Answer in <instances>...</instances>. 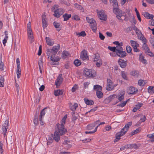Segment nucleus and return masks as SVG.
Masks as SVG:
<instances>
[{"mask_svg":"<svg viewBox=\"0 0 154 154\" xmlns=\"http://www.w3.org/2000/svg\"><path fill=\"white\" fill-rule=\"evenodd\" d=\"M132 124V122H128L119 132L116 134V138L114 140V142L115 143L118 142L120 139L121 137L122 136L125 134Z\"/></svg>","mask_w":154,"mask_h":154,"instance_id":"nucleus-1","label":"nucleus"},{"mask_svg":"<svg viewBox=\"0 0 154 154\" xmlns=\"http://www.w3.org/2000/svg\"><path fill=\"white\" fill-rule=\"evenodd\" d=\"M57 128L55 129V131L60 135L65 134L67 131L66 129L64 128V125H60L58 123L56 125Z\"/></svg>","mask_w":154,"mask_h":154,"instance_id":"nucleus-2","label":"nucleus"},{"mask_svg":"<svg viewBox=\"0 0 154 154\" xmlns=\"http://www.w3.org/2000/svg\"><path fill=\"white\" fill-rule=\"evenodd\" d=\"M95 71L91 69L85 68L83 71V73L87 78H93L95 76Z\"/></svg>","mask_w":154,"mask_h":154,"instance_id":"nucleus-3","label":"nucleus"},{"mask_svg":"<svg viewBox=\"0 0 154 154\" xmlns=\"http://www.w3.org/2000/svg\"><path fill=\"white\" fill-rule=\"evenodd\" d=\"M31 24V23L30 22H29V23L27 24V32L28 35V38L30 41L31 42H33V36Z\"/></svg>","mask_w":154,"mask_h":154,"instance_id":"nucleus-4","label":"nucleus"},{"mask_svg":"<svg viewBox=\"0 0 154 154\" xmlns=\"http://www.w3.org/2000/svg\"><path fill=\"white\" fill-rule=\"evenodd\" d=\"M9 121L8 120H6L5 123L3 124L2 127V134L4 135V137L6 136L7 133V130L8 128Z\"/></svg>","mask_w":154,"mask_h":154,"instance_id":"nucleus-5","label":"nucleus"},{"mask_svg":"<svg viewBox=\"0 0 154 154\" xmlns=\"http://www.w3.org/2000/svg\"><path fill=\"white\" fill-rule=\"evenodd\" d=\"M64 10L62 8H58L54 11V17L59 18L64 13Z\"/></svg>","mask_w":154,"mask_h":154,"instance_id":"nucleus-6","label":"nucleus"},{"mask_svg":"<svg viewBox=\"0 0 154 154\" xmlns=\"http://www.w3.org/2000/svg\"><path fill=\"white\" fill-rule=\"evenodd\" d=\"M127 92L129 94H134L137 92L138 90L135 87L133 86H130L127 88Z\"/></svg>","mask_w":154,"mask_h":154,"instance_id":"nucleus-7","label":"nucleus"},{"mask_svg":"<svg viewBox=\"0 0 154 154\" xmlns=\"http://www.w3.org/2000/svg\"><path fill=\"white\" fill-rule=\"evenodd\" d=\"M113 82L110 79H107L106 90L108 91H111L113 89Z\"/></svg>","mask_w":154,"mask_h":154,"instance_id":"nucleus-8","label":"nucleus"},{"mask_svg":"<svg viewBox=\"0 0 154 154\" xmlns=\"http://www.w3.org/2000/svg\"><path fill=\"white\" fill-rule=\"evenodd\" d=\"M118 62L122 68H124L127 65L128 61L127 60H124L123 59H119L118 60Z\"/></svg>","mask_w":154,"mask_h":154,"instance_id":"nucleus-9","label":"nucleus"},{"mask_svg":"<svg viewBox=\"0 0 154 154\" xmlns=\"http://www.w3.org/2000/svg\"><path fill=\"white\" fill-rule=\"evenodd\" d=\"M117 50V52H116V55L119 57L124 58L127 55V54L125 51L123 50Z\"/></svg>","mask_w":154,"mask_h":154,"instance_id":"nucleus-10","label":"nucleus"},{"mask_svg":"<svg viewBox=\"0 0 154 154\" xmlns=\"http://www.w3.org/2000/svg\"><path fill=\"white\" fill-rule=\"evenodd\" d=\"M81 58L83 60H85L88 58L87 55V52L85 50H83L81 52L80 56Z\"/></svg>","mask_w":154,"mask_h":154,"instance_id":"nucleus-11","label":"nucleus"},{"mask_svg":"<svg viewBox=\"0 0 154 154\" xmlns=\"http://www.w3.org/2000/svg\"><path fill=\"white\" fill-rule=\"evenodd\" d=\"M62 75L60 74L59 76L57 78L55 82V85L57 87L59 86L63 81V78L61 77Z\"/></svg>","mask_w":154,"mask_h":154,"instance_id":"nucleus-12","label":"nucleus"},{"mask_svg":"<svg viewBox=\"0 0 154 154\" xmlns=\"http://www.w3.org/2000/svg\"><path fill=\"white\" fill-rule=\"evenodd\" d=\"M57 53V52L53 48L48 49L47 51V54L48 56H50L51 54V56L54 55Z\"/></svg>","mask_w":154,"mask_h":154,"instance_id":"nucleus-13","label":"nucleus"},{"mask_svg":"<svg viewBox=\"0 0 154 154\" xmlns=\"http://www.w3.org/2000/svg\"><path fill=\"white\" fill-rule=\"evenodd\" d=\"M46 17L45 15H42V26L43 28H46L47 26V23L45 20Z\"/></svg>","mask_w":154,"mask_h":154,"instance_id":"nucleus-14","label":"nucleus"},{"mask_svg":"<svg viewBox=\"0 0 154 154\" xmlns=\"http://www.w3.org/2000/svg\"><path fill=\"white\" fill-rule=\"evenodd\" d=\"M98 16L100 20H106L107 18V16L102 13V11H100L98 13Z\"/></svg>","mask_w":154,"mask_h":154,"instance_id":"nucleus-15","label":"nucleus"},{"mask_svg":"<svg viewBox=\"0 0 154 154\" xmlns=\"http://www.w3.org/2000/svg\"><path fill=\"white\" fill-rule=\"evenodd\" d=\"M84 100L85 103L88 105H92L94 104V102L91 100H89L87 98H85Z\"/></svg>","mask_w":154,"mask_h":154,"instance_id":"nucleus-16","label":"nucleus"},{"mask_svg":"<svg viewBox=\"0 0 154 154\" xmlns=\"http://www.w3.org/2000/svg\"><path fill=\"white\" fill-rule=\"evenodd\" d=\"M60 135L57 133L54 132V135L53 137V139L57 142H58L60 139Z\"/></svg>","mask_w":154,"mask_h":154,"instance_id":"nucleus-17","label":"nucleus"},{"mask_svg":"<svg viewBox=\"0 0 154 154\" xmlns=\"http://www.w3.org/2000/svg\"><path fill=\"white\" fill-rule=\"evenodd\" d=\"M45 39L47 45L50 46L52 45H53L54 44V42L52 41L50 38L46 37L45 38Z\"/></svg>","mask_w":154,"mask_h":154,"instance_id":"nucleus-18","label":"nucleus"},{"mask_svg":"<svg viewBox=\"0 0 154 154\" xmlns=\"http://www.w3.org/2000/svg\"><path fill=\"white\" fill-rule=\"evenodd\" d=\"M63 94V91L62 90H57L54 91V95L56 96H59L62 95Z\"/></svg>","mask_w":154,"mask_h":154,"instance_id":"nucleus-19","label":"nucleus"},{"mask_svg":"<svg viewBox=\"0 0 154 154\" xmlns=\"http://www.w3.org/2000/svg\"><path fill=\"white\" fill-rule=\"evenodd\" d=\"M113 13L116 15L123 13L122 11L119 9V8H113Z\"/></svg>","mask_w":154,"mask_h":154,"instance_id":"nucleus-20","label":"nucleus"},{"mask_svg":"<svg viewBox=\"0 0 154 154\" xmlns=\"http://www.w3.org/2000/svg\"><path fill=\"white\" fill-rule=\"evenodd\" d=\"M96 23V21L90 24L91 28L92 29L94 32H95L97 30Z\"/></svg>","mask_w":154,"mask_h":154,"instance_id":"nucleus-21","label":"nucleus"},{"mask_svg":"<svg viewBox=\"0 0 154 154\" xmlns=\"http://www.w3.org/2000/svg\"><path fill=\"white\" fill-rule=\"evenodd\" d=\"M71 14H68L65 13L63 15V17L64 18V21H66L68 20L69 18L71 17Z\"/></svg>","mask_w":154,"mask_h":154,"instance_id":"nucleus-22","label":"nucleus"},{"mask_svg":"<svg viewBox=\"0 0 154 154\" xmlns=\"http://www.w3.org/2000/svg\"><path fill=\"white\" fill-rule=\"evenodd\" d=\"M143 15L146 18L148 19H152L153 17V16L152 15L148 13L144 12Z\"/></svg>","mask_w":154,"mask_h":154,"instance_id":"nucleus-23","label":"nucleus"},{"mask_svg":"<svg viewBox=\"0 0 154 154\" xmlns=\"http://www.w3.org/2000/svg\"><path fill=\"white\" fill-rule=\"evenodd\" d=\"M144 57L142 55L141 53L139 56V60L143 63L146 64V60L144 59Z\"/></svg>","mask_w":154,"mask_h":154,"instance_id":"nucleus-24","label":"nucleus"},{"mask_svg":"<svg viewBox=\"0 0 154 154\" xmlns=\"http://www.w3.org/2000/svg\"><path fill=\"white\" fill-rule=\"evenodd\" d=\"M69 55V54L67 51H64L63 52L62 54V58L65 59Z\"/></svg>","mask_w":154,"mask_h":154,"instance_id":"nucleus-25","label":"nucleus"},{"mask_svg":"<svg viewBox=\"0 0 154 154\" xmlns=\"http://www.w3.org/2000/svg\"><path fill=\"white\" fill-rule=\"evenodd\" d=\"M147 137L150 139L149 140L150 142H154V133L152 134H147Z\"/></svg>","mask_w":154,"mask_h":154,"instance_id":"nucleus-26","label":"nucleus"},{"mask_svg":"<svg viewBox=\"0 0 154 154\" xmlns=\"http://www.w3.org/2000/svg\"><path fill=\"white\" fill-rule=\"evenodd\" d=\"M96 94L97 97L99 99L102 98L103 97V94L101 91H97L96 92Z\"/></svg>","mask_w":154,"mask_h":154,"instance_id":"nucleus-27","label":"nucleus"},{"mask_svg":"<svg viewBox=\"0 0 154 154\" xmlns=\"http://www.w3.org/2000/svg\"><path fill=\"white\" fill-rule=\"evenodd\" d=\"M102 87L100 85H96L94 86L93 89L94 90H96L97 91H102Z\"/></svg>","mask_w":154,"mask_h":154,"instance_id":"nucleus-28","label":"nucleus"},{"mask_svg":"<svg viewBox=\"0 0 154 154\" xmlns=\"http://www.w3.org/2000/svg\"><path fill=\"white\" fill-rule=\"evenodd\" d=\"M74 63L76 66H78L81 65V62L80 60L76 59L74 61Z\"/></svg>","mask_w":154,"mask_h":154,"instance_id":"nucleus-29","label":"nucleus"},{"mask_svg":"<svg viewBox=\"0 0 154 154\" xmlns=\"http://www.w3.org/2000/svg\"><path fill=\"white\" fill-rule=\"evenodd\" d=\"M67 118V115H65L62 118L61 122H60V125H64V124H65L66 122V120Z\"/></svg>","mask_w":154,"mask_h":154,"instance_id":"nucleus-30","label":"nucleus"},{"mask_svg":"<svg viewBox=\"0 0 154 154\" xmlns=\"http://www.w3.org/2000/svg\"><path fill=\"white\" fill-rule=\"evenodd\" d=\"M50 59L53 62H57L60 61V58H58L57 57H54L52 56V55H51L50 58Z\"/></svg>","mask_w":154,"mask_h":154,"instance_id":"nucleus-31","label":"nucleus"},{"mask_svg":"<svg viewBox=\"0 0 154 154\" xmlns=\"http://www.w3.org/2000/svg\"><path fill=\"white\" fill-rule=\"evenodd\" d=\"M138 83L140 86H143L146 82L145 80L140 79L138 81Z\"/></svg>","mask_w":154,"mask_h":154,"instance_id":"nucleus-32","label":"nucleus"},{"mask_svg":"<svg viewBox=\"0 0 154 154\" xmlns=\"http://www.w3.org/2000/svg\"><path fill=\"white\" fill-rule=\"evenodd\" d=\"M112 2L113 3L112 5L113 7V8H118L119 6L117 0H113V1H112Z\"/></svg>","mask_w":154,"mask_h":154,"instance_id":"nucleus-33","label":"nucleus"},{"mask_svg":"<svg viewBox=\"0 0 154 154\" xmlns=\"http://www.w3.org/2000/svg\"><path fill=\"white\" fill-rule=\"evenodd\" d=\"M74 6L75 8L79 10H82L83 8L82 5H79L77 3H75Z\"/></svg>","mask_w":154,"mask_h":154,"instance_id":"nucleus-34","label":"nucleus"},{"mask_svg":"<svg viewBox=\"0 0 154 154\" xmlns=\"http://www.w3.org/2000/svg\"><path fill=\"white\" fill-rule=\"evenodd\" d=\"M99 60H101L100 58V57L98 54H96L94 55V61H98Z\"/></svg>","mask_w":154,"mask_h":154,"instance_id":"nucleus-35","label":"nucleus"},{"mask_svg":"<svg viewBox=\"0 0 154 154\" xmlns=\"http://www.w3.org/2000/svg\"><path fill=\"white\" fill-rule=\"evenodd\" d=\"M46 109V108H45L43 109L41 112L40 116H39V118H40V120L42 118V116H44L45 114V110Z\"/></svg>","mask_w":154,"mask_h":154,"instance_id":"nucleus-36","label":"nucleus"},{"mask_svg":"<svg viewBox=\"0 0 154 154\" xmlns=\"http://www.w3.org/2000/svg\"><path fill=\"white\" fill-rule=\"evenodd\" d=\"M130 42L131 44V46L132 47H134L136 45H139L137 42L135 41L131 40Z\"/></svg>","mask_w":154,"mask_h":154,"instance_id":"nucleus-37","label":"nucleus"},{"mask_svg":"<svg viewBox=\"0 0 154 154\" xmlns=\"http://www.w3.org/2000/svg\"><path fill=\"white\" fill-rule=\"evenodd\" d=\"M102 64V60H99L98 61H96V65L98 67H100Z\"/></svg>","mask_w":154,"mask_h":154,"instance_id":"nucleus-38","label":"nucleus"},{"mask_svg":"<svg viewBox=\"0 0 154 154\" xmlns=\"http://www.w3.org/2000/svg\"><path fill=\"white\" fill-rule=\"evenodd\" d=\"M153 87L152 86H150L148 88V92L149 93H150L151 94L153 93L154 92V91L153 89Z\"/></svg>","mask_w":154,"mask_h":154,"instance_id":"nucleus-39","label":"nucleus"},{"mask_svg":"<svg viewBox=\"0 0 154 154\" xmlns=\"http://www.w3.org/2000/svg\"><path fill=\"white\" fill-rule=\"evenodd\" d=\"M53 24L54 26L56 28H59L60 27V23H58L57 22H54Z\"/></svg>","mask_w":154,"mask_h":154,"instance_id":"nucleus-40","label":"nucleus"},{"mask_svg":"<svg viewBox=\"0 0 154 154\" xmlns=\"http://www.w3.org/2000/svg\"><path fill=\"white\" fill-rule=\"evenodd\" d=\"M86 20L88 22L90 23V24L91 23H93L94 22H95V21L93 19H90L89 17H86Z\"/></svg>","mask_w":154,"mask_h":154,"instance_id":"nucleus-41","label":"nucleus"},{"mask_svg":"<svg viewBox=\"0 0 154 154\" xmlns=\"http://www.w3.org/2000/svg\"><path fill=\"white\" fill-rule=\"evenodd\" d=\"M98 127V126H97L95 128L94 130L93 131H86L85 132V133L86 134H93L94 133H95V132H96L97 130V128Z\"/></svg>","mask_w":154,"mask_h":154,"instance_id":"nucleus-42","label":"nucleus"},{"mask_svg":"<svg viewBox=\"0 0 154 154\" xmlns=\"http://www.w3.org/2000/svg\"><path fill=\"white\" fill-rule=\"evenodd\" d=\"M38 118L37 117V116L36 117H34V119L33 120V122L35 124V125L37 126L38 124Z\"/></svg>","mask_w":154,"mask_h":154,"instance_id":"nucleus-43","label":"nucleus"},{"mask_svg":"<svg viewBox=\"0 0 154 154\" xmlns=\"http://www.w3.org/2000/svg\"><path fill=\"white\" fill-rule=\"evenodd\" d=\"M126 50L128 53H131L132 48L130 46L127 45L126 46Z\"/></svg>","mask_w":154,"mask_h":154,"instance_id":"nucleus-44","label":"nucleus"},{"mask_svg":"<svg viewBox=\"0 0 154 154\" xmlns=\"http://www.w3.org/2000/svg\"><path fill=\"white\" fill-rule=\"evenodd\" d=\"M4 78L1 77L0 78V87L4 86Z\"/></svg>","mask_w":154,"mask_h":154,"instance_id":"nucleus-45","label":"nucleus"},{"mask_svg":"<svg viewBox=\"0 0 154 154\" xmlns=\"http://www.w3.org/2000/svg\"><path fill=\"white\" fill-rule=\"evenodd\" d=\"M53 49L57 52L60 49L59 45L57 44V45L54 46L53 48Z\"/></svg>","mask_w":154,"mask_h":154,"instance_id":"nucleus-46","label":"nucleus"},{"mask_svg":"<svg viewBox=\"0 0 154 154\" xmlns=\"http://www.w3.org/2000/svg\"><path fill=\"white\" fill-rule=\"evenodd\" d=\"M78 107V104L76 103H74V105L72 106V108H71L72 110L75 111L76 108Z\"/></svg>","mask_w":154,"mask_h":154,"instance_id":"nucleus-47","label":"nucleus"},{"mask_svg":"<svg viewBox=\"0 0 154 154\" xmlns=\"http://www.w3.org/2000/svg\"><path fill=\"white\" fill-rule=\"evenodd\" d=\"M108 48L110 51L116 53V47H111L109 46L108 47Z\"/></svg>","mask_w":154,"mask_h":154,"instance_id":"nucleus-48","label":"nucleus"},{"mask_svg":"<svg viewBox=\"0 0 154 154\" xmlns=\"http://www.w3.org/2000/svg\"><path fill=\"white\" fill-rule=\"evenodd\" d=\"M131 149L134 148L136 149H137L139 146L136 144H130Z\"/></svg>","mask_w":154,"mask_h":154,"instance_id":"nucleus-49","label":"nucleus"},{"mask_svg":"<svg viewBox=\"0 0 154 154\" xmlns=\"http://www.w3.org/2000/svg\"><path fill=\"white\" fill-rule=\"evenodd\" d=\"M21 74V69H17V74L18 78H19Z\"/></svg>","mask_w":154,"mask_h":154,"instance_id":"nucleus-50","label":"nucleus"},{"mask_svg":"<svg viewBox=\"0 0 154 154\" xmlns=\"http://www.w3.org/2000/svg\"><path fill=\"white\" fill-rule=\"evenodd\" d=\"M4 66V63L2 62L1 59H0V70H4L3 67Z\"/></svg>","mask_w":154,"mask_h":154,"instance_id":"nucleus-51","label":"nucleus"},{"mask_svg":"<svg viewBox=\"0 0 154 154\" xmlns=\"http://www.w3.org/2000/svg\"><path fill=\"white\" fill-rule=\"evenodd\" d=\"M139 45H136L134 47H133V51L134 52H137L140 51V50L137 48L139 47Z\"/></svg>","mask_w":154,"mask_h":154,"instance_id":"nucleus-52","label":"nucleus"},{"mask_svg":"<svg viewBox=\"0 0 154 154\" xmlns=\"http://www.w3.org/2000/svg\"><path fill=\"white\" fill-rule=\"evenodd\" d=\"M95 127V125L93 124H90L87 126V128L88 130H91L93 129Z\"/></svg>","mask_w":154,"mask_h":154,"instance_id":"nucleus-53","label":"nucleus"},{"mask_svg":"<svg viewBox=\"0 0 154 154\" xmlns=\"http://www.w3.org/2000/svg\"><path fill=\"white\" fill-rule=\"evenodd\" d=\"M72 19H74L75 20H80L79 16L77 15H74L72 17Z\"/></svg>","mask_w":154,"mask_h":154,"instance_id":"nucleus-54","label":"nucleus"},{"mask_svg":"<svg viewBox=\"0 0 154 154\" xmlns=\"http://www.w3.org/2000/svg\"><path fill=\"white\" fill-rule=\"evenodd\" d=\"M143 116V117L141 118L139 121L140 123L144 122L146 119L145 116L144 115Z\"/></svg>","mask_w":154,"mask_h":154,"instance_id":"nucleus-55","label":"nucleus"},{"mask_svg":"<svg viewBox=\"0 0 154 154\" xmlns=\"http://www.w3.org/2000/svg\"><path fill=\"white\" fill-rule=\"evenodd\" d=\"M122 77L125 80H127L128 78L126 74L124 71L122 72Z\"/></svg>","mask_w":154,"mask_h":154,"instance_id":"nucleus-56","label":"nucleus"},{"mask_svg":"<svg viewBox=\"0 0 154 154\" xmlns=\"http://www.w3.org/2000/svg\"><path fill=\"white\" fill-rule=\"evenodd\" d=\"M116 15V17L119 20H122L123 21V20L122 19L121 17L123 15V13L119 14H117Z\"/></svg>","mask_w":154,"mask_h":154,"instance_id":"nucleus-57","label":"nucleus"},{"mask_svg":"<svg viewBox=\"0 0 154 154\" xmlns=\"http://www.w3.org/2000/svg\"><path fill=\"white\" fill-rule=\"evenodd\" d=\"M125 32L126 33H128L130 31H132V28L131 27H128L125 29Z\"/></svg>","mask_w":154,"mask_h":154,"instance_id":"nucleus-58","label":"nucleus"},{"mask_svg":"<svg viewBox=\"0 0 154 154\" xmlns=\"http://www.w3.org/2000/svg\"><path fill=\"white\" fill-rule=\"evenodd\" d=\"M129 100V99H128L126 101L122 102V103L119 104L118 106L122 107H124L126 104L127 102Z\"/></svg>","mask_w":154,"mask_h":154,"instance_id":"nucleus-59","label":"nucleus"},{"mask_svg":"<svg viewBox=\"0 0 154 154\" xmlns=\"http://www.w3.org/2000/svg\"><path fill=\"white\" fill-rule=\"evenodd\" d=\"M38 64L39 68H42L43 67V62L41 60H39L38 62Z\"/></svg>","mask_w":154,"mask_h":154,"instance_id":"nucleus-60","label":"nucleus"},{"mask_svg":"<svg viewBox=\"0 0 154 154\" xmlns=\"http://www.w3.org/2000/svg\"><path fill=\"white\" fill-rule=\"evenodd\" d=\"M122 45H119L117 46L116 48V52H117V50H123V48L122 47Z\"/></svg>","mask_w":154,"mask_h":154,"instance_id":"nucleus-61","label":"nucleus"},{"mask_svg":"<svg viewBox=\"0 0 154 154\" xmlns=\"http://www.w3.org/2000/svg\"><path fill=\"white\" fill-rule=\"evenodd\" d=\"M142 48L143 49L145 50H146L148 49L149 48L148 46V45L146 44V43L143 44L142 46Z\"/></svg>","mask_w":154,"mask_h":154,"instance_id":"nucleus-62","label":"nucleus"},{"mask_svg":"<svg viewBox=\"0 0 154 154\" xmlns=\"http://www.w3.org/2000/svg\"><path fill=\"white\" fill-rule=\"evenodd\" d=\"M131 74L133 76L137 77L138 76L137 73L135 71H133L131 72Z\"/></svg>","mask_w":154,"mask_h":154,"instance_id":"nucleus-63","label":"nucleus"},{"mask_svg":"<svg viewBox=\"0 0 154 154\" xmlns=\"http://www.w3.org/2000/svg\"><path fill=\"white\" fill-rule=\"evenodd\" d=\"M99 37L102 40H103L105 38V36L100 32H99Z\"/></svg>","mask_w":154,"mask_h":154,"instance_id":"nucleus-64","label":"nucleus"}]
</instances>
